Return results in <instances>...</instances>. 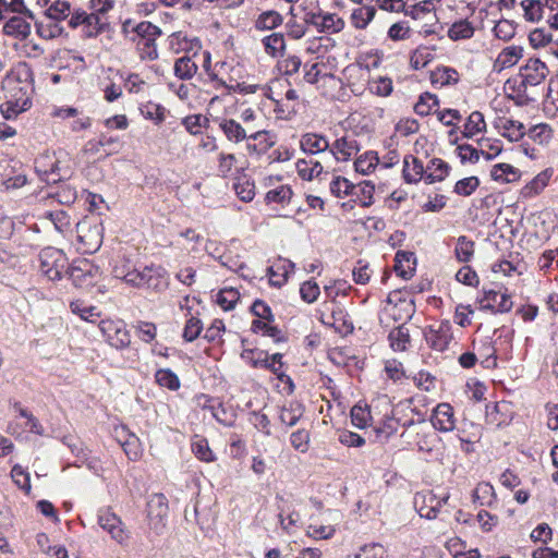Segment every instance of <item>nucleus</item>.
<instances>
[{
  "mask_svg": "<svg viewBox=\"0 0 558 558\" xmlns=\"http://www.w3.org/2000/svg\"><path fill=\"white\" fill-rule=\"evenodd\" d=\"M168 500L163 494H153L147 500V521L149 530L157 536L163 534L167 526Z\"/></svg>",
  "mask_w": 558,
  "mask_h": 558,
  "instance_id": "f257e3e1",
  "label": "nucleus"
},
{
  "mask_svg": "<svg viewBox=\"0 0 558 558\" xmlns=\"http://www.w3.org/2000/svg\"><path fill=\"white\" fill-rule=\"evenodd\" d=\"M39 269L49 280H58L68 270L65 254L54 247H46L39 254Z\"/></svg>",
  "mask_w": 558,
  "mask_h": 558,
  "instance_id": "f03ea898",
  "label": "nucleus"
},
{
  "mask_svg": "<svg viewBox=\"0 0 558 558\" xmlns=\"http://www.w3.org/2000/svg\"><path fill=\"white\" fill-rule=\"evenodd\" d=\"M99 329L107 343L112 348L122 350L131 343V335L123 320L102 319L99 323Z\"/></svg>",
  "mask_w": 558,
  "mask_h": 558,
  "instance_id": "7ed1b4c3",
  "label": "nucleus"
},
{
  "mask_svg": "<svg viewBox=\"0 0 558 558\" xmlns=\"http://www.w3.org/2000/svg\"><path fill=\"white\" fill-rule=\"evenodd\" d=\"M218 126L229 142L239 144L246 138L259 140L267 135L265 130H247L242 123L234 119L221 118L218 120Z\"/></svg>",
  "mask_w": 558,
  "mask_h": 558,
  "instance_id": "20e7f679",
  "label": "nucleus"
},
{
  "mask_svg": "<svg viewBox=\"0 0 558 558\" xmlns=\"http://www.w3.org/2000/svg\"><path fill=\"white\" fill-rule=\"evenodd\" d=\"M343 78L355 96H362L368 87L371 70L361 63H351L343 70Z\"/></svg>",
  "mask_w": 558,
  "mask_h": 558,
  "instance_id": "39448f33",
  "label": "nucleus"
},
{
  "mask_svg": "<svg viewBox=\"0 0 558 558\" xmlns=\"http://www.w3.org/2000/svg\"><path fill=\"white\" fill-rule=\"evenodd\" d=\"M427 344L436 351H445L452 340V327L449 320L433 324L424 329Z\"/></svg>",
  "mask_w": 558,
  "mask_h": 558,
  "instance_id": "423d86ee",
  "label": "nucleus"
},
{
  "mask_svg": "<svg viewBox=\"0 0 558 558\" xmlns=\"http://www.w3.org/2000/svg\"><path fill=\"white\" fill-rule=\"evenodd\" d=\"M98 524L117 543L124 544L129 539V532L125 530L123 522L110 509L99 511Z\"/></svg>",
  "mask_w": 558,
  "mask_h": 558,
  "instance_id": "0eeeda50",
  "label": "nucleus"
},
{
  "mask_svg": "<svg viewBox=\"0 0 558 558\" xmlns=\"http://www.w3.org/2000/svg\"><path fill=\"white\" fill-rule=\"evenodd\" d=\"M521 86H537L545 81L548 75V68L539 59H529L527 62L520 68Z\"/></svg>",
  "mask_w": 558,
  "mask_h": 558,
  "instance_id": "6e6552de",
  "label": "nucleus"
},
{
  "mask_svg": "<svg viewBox=\"0 0 558 558\" xmlns=\"http://www.w3.org/2000/svg\"><path fill=\"white\" fill-rule=\"evenodd\" d=\"M305 22L313 25L318 32L338 33L343 26L344 22L332 13L311 12L305 16Z\"/></svg>",
  "mask_w": 558,
  "mask_h": 558,
  "instance_id": "1a4fd4ad",
  "label": "nucleus"
},
{
  "mask_svg": "<svg viewBox=\"0 0 558 558\" xmlns=\"http://www.w3.org/2000/svg\"><path fill=\"white\" fill-rule=\"evenodd\" d=\"M66 274H69L75 286L85 287L93 284L94 279L97 277L98 268L87 259H82L68 267Z\"/></svg>",
  "mask_w": 558,
  "mask_h": 558,
  "instance_id": "9d476101",
  "label": "nucleus"
},
{
  "mask_svg": "<svg viewBox=\"0 0 558 558\" xmlns=\"http://www.w3.org/2000/svg\"><path fill=\"white\" fill-rule=\"evenodd\" d=\"M400 292H392L387 298L386 311L395 320L410 319L415 312V305L411 299H402Z\"/></svg>",
  "mask_w": 558,
  "mask_h": 558,
  "instance_id": "9b49d317",
  "label": "nucleus"
},
{
  "mask_svg": "<svg viewBox=\"0 0 558 558\" xmlns=\"http://www.w3.org/2000/svg\"><path fill=\"white\" fill-rule=\"evenodd\" d=\"M360 150V144L353 134H345L330 145V154L338 161H348Z\"/></svg>",
  "mask_w": 558,
  "mask_h": 558,
  "instance_id": "f8f14e48",
  "label": "nucleus"
},
{
  "mask_svg": "<svg viewBox=\"0 0 558 558\" xmlns=\"http://www.w3.org/2000/svg\"><path fill=\"white\" fill-rule=\"evenodd\" d=\"M433 427L441 433L452 432L456 426L453 408L449 403H439L432 413Z\"/></svg>",
  "mask_w": 558,
  "mask_h": 558,
  "instance_id": "ddd939ff",
  "label": "nucleus"
},
{
  "mask_svg": "<svg viewBox=\"0 0 558 558\" xmlns=\"http://www.w3.org/2000/svg\"><path fill=\"white\" fill-rule=\"evenodd\" d=\"M448 496L442 499H437L432 493L428 494H416L414 498V505L417 509L418 514L422 518L435 519L439 512V508L442 504L447 502Z\"/></svg>",
  "mask_w": 558,
  "mask_h": 558,
  "instance_id": "4468645a",
  "label": "nucleus"
},
{
  "mask_svg": "<svg viewBox=\"0 0 558 558\" xmlns=\"http://www.w3.org/2000/svg\"><path fill=\"white\" fill-rule=\"evenodd\" d=\"M486 302L482 307L484 310H490L496 313H507L512 308V301L510 295L506 292L488 290L485 291L482 303Z\"/></svg>",
  "mask_w": 558,
  "mask_h": 558,
  "instance_id": "2eb2a0df",
  "label": "nucleus"
},
{
  "mask_svg": "<svg viewBox=\"0 0 558 558\" xmlns=\"http://www.w3.org/2000/svg\"><path fill=\"white\" fill-rule=\"evenodd\" d=\"M301 149L310 155H316L320 153H325L327 150L330 151V144L328 140L317 133H306L302 135L300 140Z\"/></svg>",
  "mask_w": 558,
  "mask_h": 558,
  "instance_id": "dca6fc26",
  "label": "nucleus"
},
{
  "mask_svg": "<svg viewBox=\"0 0 558 558\" xmlns=\"http://www.w3.org/2000/svg\"><path fill=\"white\" fill-rule=\"evenodd\" d=\"M496 128L498 132L510 142L520 141L525 134V128L520 121L510 118H499Z\"/></svg>",
  "mask_w": 558,
  "mask_h": 558,
  "instance_id": "f3484780",
  "label": "nucleus"
},
{
  "mask_svg": "<svg viewBox=\"0 0 558 558\" xmlns=\"http://www.w3.org/2000/svg\"><path fill=\"white\" fill-rule=\"evenodd\" d=\"M402 172L407 183H417L426 175V169L422 161L412 155L404 157Z\"/></svg>",
  "mask_w": 558,
  "mask_h": 558,
  "instance_id": "a211bd4d",
  "label": "nucleus"
},
{
  "mask_svg": "<svg viewBox=\"0 0 558 558\" xmlns=\"http://www.w3.org/2000/svg\"><path fill=\"white\" fill-rule=\"evenodd\" d=\"M197 58L198 53L194 52L192 56L185 54L177 59L173 68L175 76L180 80L192 78L198 70Z\"/></svg>",
  "mask_w": 558,
  "mask_h": 558,
  "instance_id": "6ab92c4d",
  "label": "nucleus"
},
{
  "mask_svg": "<svg viewBox=\"0 0 558 558\" xmlns=\"http://www.w3.org/2000/svg\"><path fill=\"white\" fill-rule=\"evenodd\" d=\"M78 238L86 244V251H97L102 241V228L100 226L78 227Z\"/></svg>",
  "mask_w": 558,
  "mask_h": 558,
  "instance_id": "aec40b11",
  "label": "nucleus"
},
{
  "mask_svg": "<svg viewBox=\"0 0 558 558\" xmlns=\"http://www.w3.org/2000/svg\"><path fill=\"white\" fill-rule=\"evenodd\" d=\"M449 171L450 166L446 161L439 158H434L426 167V175L424 177V180L428 184L442 181L449 174Z\"/></svg>",
  "mask_w": 558,
  "mask_h": 558,
  "instance_id": "412c9836",
  "label": "nucleus"
},
{
  "mask_svg": "<svg viewBox=\"0 0 558 558\" xmlns=\"http://www.w3.org/2000/svg\"><path fill=\"white\" fill-rule=\"evenodd\" d=\"M298 174L303 179L311 181L317 178L323 172V166L318 160H315L312 156L296 161Z\"/></svg>",
  "mask_w": 558,
  "mask_h": 558,
  "instance_id": "4be33fe9",
  "label": "nucleus"
},
{
  "mask_svg": "<svg viewBox=\"0 0 558 558\" xmlns=\"http://www.w3.org/2000/svg\"><path fill=\"white\" fill-rule=\"evenodd\" d=\"M490 177L498 183H512L520 179L521 173L509 163H498L493 167Z\"/></svg>",
  "mask_w": 558,
  "mask_h": 558,
  "instance_id": "5701e85b",
  "label": "nucleus"
},
{
  "mask_svg": "<svg viewBox=\"0 0 558 558\" xmlns=\"http://www.w3.org/2000/svg\"><path fill=\"white\" fill-rule=\"evenodd\" d=\"M415 258L413 253L398 252L396 255L395 270L403 279H410L414 272Z\"/></svg>",
  "mask_w": 558,
  "mask_h": 558,
  "instance_id": "b1692460",
  "label": "nucleus"
},
{
  "mask_svg": "<svg viewBox=\"0 0 558 558\" xmlns=\"http://www.w3.org/2000/svg\"><path fill=\"white\" fill-rule=\"evenodd\" d=\"M304 409L301 403L296 401H290L282 405L279 418L281 423L287 426L295 425L302 417Z\"/></svg>",
  "mask_w": 558,
  "mask_h": 558,
  "instance_id": "393cba45",
  "label": "nucleus"
},
{
  "mask_svg": "<svg viewBox=\"0 0 558 558\" xmlns=\"http://www.w3.org/2000/svg\"><path fill=\"white\" fill-rule=\"evenodd\" d=\"M459 81V73L448 66L437 68L430 73V82L434 86L438 85L440 87L446 85L457 84Z\"/></svg>",
  "mask_w": 558,
  "mask_h": 558,
  "instance_id": "a878e982",
  "label": "nucleus"
},
{
  "mask_svg": "<svg viewBox=\"0 0 558 558\" xmlns=\"http://www.w3.org/2000/svg\"><path fill=\"white\" fill-rule=\"evenodd\" d=\"M389 341L393 351H405L411 343L409 329L404 325H400L397 328H393L389 332Z\"/></svg>",
  "mask_w": 558,
  "mask_h": 558,
  "instance_id": "bb28decb",
  "label": "nucleus"
},
{
  "mask_svg": "<svg viewBox=\"0 0 558 558\" xmlns=\"http://www.w3.org/2000/svg\"><path fill=\"white\" fill-rule=\"evenodd\" d=\"M199 58H202V60H203V69L208 74L210 81L217 82L218 84L226 86L227 82L221 76V71L227 66V63L218 62L215 64V69L211 70L210 69V65H211L210 53L208 51H203L201 54L198 53L197 59H199Z\"/></svg>",
  "mask_w": 558,
  "mask_h": 558,
  "instance_id": "cd10ccee",
  "label": "nucleus"
},
{
  "mask_svg": "<svg viewBox=\"0 0 558 558\" xmlns=\"http://www.w3.org/2000/svg\"><path fill=\"white\" fill-rule=\"evenodd\" d=\"M3 29L7 35L25 38L31 34V24L24 17L13 16L5 23Z\"/></svg>",
  "mask_w": 558,
  "mask_h": 558,
  "instance_id": "c85d7f7f",
  "label": "nucleus"
},
{
  "mask_svg": "<svg viewBox=\"0 0 558 558\" xmlns=\"http://www.w3.org/2000/svg\"><path fill=\"white\" fill-rule=\"evenodd\" d=\"M145 288L155 290V291H163L168 287V280L163 275L162 269L146 267V276H145Z\"/></svg>",
  "mask_w": 558,
  "mask_h": 558,
  "instance_id": "c756f323",
  "label": "nucleus"
},
{
  "mask_svg": "<svg viewBox=\"0 0 558 558\" xmlns=\"http://www.w3.org/2000/svg\"><path fill=\"white\" fill-rule=\"evenodd\" d=\"M523 49L518 46L505 48L497 57L495 65L500 70L514 65L522 58Z\"/></svg>",
  "mask_w": 558,
  "mask_h": 558,
  "instance_id": "7c9ffc66",
  "label": "nucleus"
},
{
  "mask_svg": "<svg viewBox=\"0 0 558 558\" xmlns=\"http://www.w3.org/2000/svg\"><path fill=\"white\" fill-rule=\"evenodd\" d=\"M379 165L377 153L369 150L359 156L354 161L355 171L361 174L372 173Z\"/></svg>",
  "mask_w": 558,
  "mask_h": 558,
  "instance_id": "2f4dec72",
  "label": "nucleus"
},
{
  "mask_svg": "<svg viewBox=\"0 0 558 558\" xmlns=\"http://www.w3.org/2000/svg\"><path fill=\"white\" fill-rule=\"evenodd\" d=\"M473 35L474 26L466 19L454 22L448 29V37L452 40L469 39Z\"/></svg>",
  "mask_w": 558,
  "mask_h": 558,
  "instance_id": "473e14b6",
  "label": "nucleus"
},
{
  "mask_svg": "<svg viewBox=\"0 0 558 558\" xmlns=\"http://www.w3.org/2000/svg\"><path fill=\"white\" fill-rule=\"evenodd\" d=\"M496 500L494 487L486 482L478 483L473 492V501L481 506L492 507Z\"/></svg>",
  "mask_w": 558,
  "mask_h": 558,
  "instance_id": "72a5a7b5",
  "label": "nucleus"
},
{
  "mask_svg": "<svg viewBox=\"0 0 558 558\" xmlns=\"http://www.w3.org/2000/svg\"><path fill=\"white\" fill-rule=\"evenodd\" d=\"M107 25L108 21L106 16L90 12L87 13V19H85L83 31L86 36L95 37L100 34Z\"/></svg>",
  "mask_w": 558,
  "mask_h": 558,
  "instance_id": "f704fd0d",
  "label": "nucleus"
},
{
  "mask_svg": "<svg viewBox=\"0 0 558 558\" xmlns=\"http://www.w3.org/2000/svg\"><path fill=\"white\" fill-rule=\"evenodd\" d=\"M367 89L373 95L388 97L393 90L392 80L388 76L371 77Z\"/></svg>",
  "mask_w": 558,
  "mask_h": 558,
  "instance_id": "c9c22d12",
  "label": "nucleus"
},
{
  "mask_svg": "<svg viewBox=\"0 0 558 558\" xmlns=\"http://www.w3.org/2000/svg\"><path fill=\"white\" fill-rule=\"evenodd\" d=\"M435 58L434 49L420 46L411 54L410 64L414 70L425 68Z\"/></svg>",
  "mask_w": 558,
  "mask_h": 558,
  "instance_id": "e433bc0d",
  "label": "nucleus"
},
{
  "mask_svg": "<svg viewBox=\"0 0 558 558\" xmlns=\"http://www.w3.org/2000/svg\"><path fill=\"white\" fill-rule=\"evenodd\" d=\"M140 110L146 120L153 121L156 125L161 124L166 120L167 110L159 104L149 101L142 105Z\"/></svg>",
  "mask_w": 558,
  "mask_h": 558,
  "instance_id": "4c0bfd02",
  "label": "nucleus"
},
{
  "mask_svg": "<svg viewBox=\"0 0 558 558\" xmlns=\"http://www.w3.org/2000/svg\"><path fill=\"white\" fill-rule=\"evenodd\" d=\"M376 9L374 7L364 5L355 9L351 14V21L354 27L364 29L374 19Z\"/></svg>",
  "mask_w": 558,
  "mask_h": 558,
  "instance_id": "58836bf2",
  "label": "nucleus"
},
{
  "mask_svg": "<svg viewBox=\"0 0 558 558\" xmlns=\"http://www.w3.org/2000/svg\"><path fill=\"white\" fill-rule=\"evenodd\" d=\"M486 129L484 116L480 111H473L464 124L463 135L471 138Z\"/></svg>",
  "mask_w": 558,
  "mask_h": 558,
  "instance_id": "ea45409f",
  "label": "nucleus"
},
{
  "mask_svg": "<svg viewBox=\"0 0 558 558\" xmlns=\"http://www.w3.org/2000/svg\"><path fill=\"white\" fill-rule=\"evenodd\" d=\"M240 300V293L234 288L221 289L216 298L217 304L225 311H231Z\"/></svg>",
  "mask_w": 558,
  "mask_h": 558,
  "instance_id": "a19ab883",
  "label": "nucleus"
},
{
  "mask_svg": "<svg viewBox=\"0 0 558 558\" xmlns=\"http://www.w3.org/2000/svg\"><path fill=\"white\" fill-rule=\"evenodd\" d=\"M329 189L336 197H344L352 194L356 186L343 177L333 175L329 183Z\"/></svg>",
  "mask_w": 558,
  "mask_h": 558,
  "instance_id": "79ce46f5",
  "label": "nucleus"
},
{
  "mask_svg": "<svg viewBox=\"0 0 558 558\" xmlns=\"http://www.w3.org/2000/svg\"><path fill=\"white\" fill-rule=\"evenodd\" d=\"M550 175L547 171L537 174L531 182H529L522 190L524 197H532L541 193L548 184Z\"/></svg>",
  "mask_w": 558,
  "mask_h": 558,
  "instance_id": "37998d69",
  "label": "nucleus"
},
{
  "mask_svg": "<svg viewBox=\"0 0 558 558\" xmlns=\"http://www.w3.org/2000/svg\"><path fill=\"white\" fill-rule=\"evenodd\" d=\"M70 308L72 313L78 315L86 322H95V319L100 315L96 306L87 305L80 300L71 302Z\"/></svg>",
  "mask_w": 558,
  "mask_h": 558,
  "instance_id": "c03bdc74",
  "label": "nucleus"
},
{
  "mask_svg": "<svg viewBox=\"0 0 558 558\" xmlns=\"http://www.w3.org/2000/svg\"><path fill=\"white\" fill-rule=\"evenodd\" d=\"M439 106V100L436 95L424 93L420 96L414 106V111L420 116H428L432 110Z\"/></svg>",
  "mask_w": 558,
  "mask_h": 558,
  "instance_id": "a18cd8bd",
  "label": "nucleus"
},
{
  "mask_svg": "<svg viewBox=\"0 0 558 558\" xmlns=\"http://www.w3.org/2000/svg\"><path fill=\"white\" fill-rule=\"evenodd\" d=\"M156 383L170 390H178L180 388V379L171 369L161 368L155 374Z\"/></svg>",
  "mask_w": 558,
  "mask_h": 558,
  "instance_id": "49530a36",
  "label": "nucleus"
},
{
  "mask_svg": "<svg viewBox=\"0 0 558 558\" xmlns=\"http://www.w3.org/2000/svg\"><path fill=\"white\" fill-rule=\"evenodd\" d=\"M474 242L469 240L466 236H459L454 250L458 260L462 263H468L471 260L474 254Z\"/></svg>",
  "mask_w": 558,
  "mask_h": 558,
  "instance_id": "de8ad7c7",
  "label": "nucleus"
},
{
  "mask_svg": "<svg viewBox=\"0 0 558 558\" xmlns=\"http://www.w3.org/2000/svg\"><path fill=\"white\" fill-rule=\"evenodd\" d=\"M263 45L269 56L276 57L286 47L284 37L282 34L272 33L263 38Z\"/></svg>",
  "mask_w": 558,
  "mask_h": 558,
  "instance_id": "09e8293b",
  "label": "nucleus"
},
{
  "mask_svg": "<svg viewBox=\"0 0 558 558\" xmlns=\"http://www.w3.org/2000/svg\"><path fill=\"white\" fill-rule=\"evenodd\" d=\"M521 7L524 11V17L529 22H538L543 15V4L539 0H523Z\"/></svg>",
  "mask_w": 558,
  "mask_h": 558,
  "instance_id": "8fccbe9b",
  "label": "nucleus"
},
{
  "mask_svg": "<svg viewBox=\"0 0 558 558\" xmlns=\"http://www.w3.org/2000/svg\"><path fill=\"white\" fill-rule=\"evenodd\" d=\"M282 23V17L278 12L267 11L262 13L256 20L255 26L258 29H272Z\"/></svg>",
  "mask_w": 558,
  "mask_h": 558,
  "instance_id": "3c124183",
  "label": "nucleus"
},
{
  "mask_svg": "<svg viewBox=\"0 0 558 558\" xmlns=\"http://www.w3.org/2000/svg\"><path fill=\"white\" fill-rule=\"evenodd\" d=\"M292 194L291 187L282 184L268 191L266 194V201L267 203L284 204L290 202Z\"/></svg>",
  "mask_w": 558,
  "mask_h": 558,
  "instance_id": "603ef678",
  "label": "nucleus"
},
{
  "mask_svg": "<svg viewBox=\"0 0 558 558\" xmlns=\"http://www.w3.org/2000/svg\"><path fill=\"white\" fill-rule=\"evenodd\" d=\"M11 477L19 488L24 490L26 494L31 493V477L29 473L26 472L20 464H15L11 470Z\"/></svg>",
  "mask_w": 558,
  "mask_h": 558,
  "instance_id": "864d4df0",
  "label": "nucleus"
},
{
  "mask_svg": "<svg viewBox=\"0 0 558 558\" xmlns=\"http://www.w3.org/2000/svg\"><path fill=\"white\" fill-rule=\"evenodd\" d=\"M142 59L155 60L158 57L157 46L153 37H143L137 41Z\"/></svg>",
  "mask_w": 558,
  "mask_h": 558,
  "instance_id": "5fc2aeb1",
  "label": "nucleus"
},
{
  "mask_svg": "<svg viewBox=\"0 0 558 558\" xmlns=\"http://www.w3.org/2000/svg\"><path fill=\"white\" fill-rule=\"evenodd\" d=\"M35 167L40 174L45 175L44 180H46L47 182H56L60 179L53 177L58 170L57 160H36Z\"/></svg>",
  "mask_w": 558,
  "mask_h": 558,
  "instance_id": "6e6d98bb",
  "label": "nucleus"
},
{
  "mask_svg": "<svg viewBox=\"0 0 558 558\" xmlns=\"http://www.w3.org/2000/svg\"><path fill=\"white\" fill-rule=\"evenodd\" d=\"M480 185L477 177H469L459 180L454 185V192L461 196H470Z\"/></svg>",
  "mask_w": 558,
  "mask_h": 558,
  "instance_id": "4d7b16f0",
  "label": "nucleus"
},
{
  "mask_svg": "<svg viewBox=\"0 0 558 558\" xmlns=\"http://www.w3.org/2000/svg\"><path fill=\"white\" fill-rule=\"evenodd\" d=\"M335 527L332 525L312 523L307 527V535L315 539H327L335 534Z\"/></svg>",
  "mask_w": 558,
  "mask_h": 558,
  "instance_id": "13d9d810",
  "label": "nucleus"
},
{
  "mask_svg": "<svg viewBox=\"0 0 558 558\" xmlns=\"http://www.w3.org/2000/svg\"><path fill=\"white\" fill-rule=\"evenodd\" d=\"M457 150H458V155H459L462 163H465V162L475 163L478 161L480 155L485 154V151L483 149L477 150L476 148H474L473 146H471L469 144L459 145Z\"/></svg>",
  "mask_w": 558,
  "mask_h": 558,
  "instance_id": "bf43d9fd",
  "label": "nucleus"
},
{
  "mask_svg": "<svg viewBox=\"0 0 558 558\" xmlns=\"http://www.w3.org/2000/svg\"><path fill=\"white\" fill-rule=\"evenodd\" d=\"M70 14V3L66 1H56L47 10V16L53 21H60Z\"/></svg>",
  "mask_w": 558,
  "mask_h": 558,
  "instance_id": "052dcab7",
  "label": "nucleus"
},
{
  "mask_svg": "<svg viewBox=\"0 0 558 558\" xmlns=\"http://www.w3.org/2000/svg\"><path fill=\"white\" fill-rule=\"evenodd\" d=\"M530 44L534 48L550 46L553 43L551 34L544 28H535L529 35Z\"/></svg>",
  "mask_w": 558,
  "mask_h": 558,
  "instance_id": "680f3d73",
  "label": "nucleus"
},
{
  "mask_svg": "<svg viewBox=\"0 0 558 558\" xmlns=\"http://www.w3.org/2000/svg\"><path fill=\"white\" fill-rule=\"evenodd\" d=\"M320 293L318 284L313 281L308 280L301 284L300 288V294L303 301L306 303H313L317 300L318 295Z\"/></svg>",
  "mask_w": 558,
  "mask_h": 558,
  "instance_id": "e2e57ef3",
  "label": "nucleus"
},
{
  "mask_svg": "<svg viewBox=\"0 0 558 558\" xmlns=\"http://www.w3.org/2000/svg\"><path fill=\"white\" fill-rule=\"evenodd\" d=\"M203 329V324L201 319L196 317H191L186 320L184 330H183V338L186 341H194L201 333Z\"/></svg>",
  "mask_w": 558,
  "mask_h": 558,
  "instance_id": "0e129e2a",
  "label": "nucleus"
},
{
  "mask_svg": "<svg viewBox=\"0 0 558 558\" xmlns=\"http://www.w3.org/2000/svg\"><path fill=\"white\" fill-rule=\"evenodd\" d=\"M527 135L533 141L543 144L551 137V129L547 124H537L529 130Z\"/></svg>",
  "mask_w": 558,
  "mask_h": 558,
  "instance_id": "69168bd1",
  "label": "nucleus"
},
{
  "mask_svg": "<svg viewBox=\"0 0 558 558\" xmlns=\"http://www.w3.org/2000/svg\"><path fill=\"white\" fill-rule=\"evenodd\" d=\"M371 418L369 411L366 408L354 405L351 410L352 424L359 428H364Z\"/></svg>",
  "mask_w": 558,
  "mask_h": 558,
  "instance_id": "338daca9",
  "label": "nucleus"
},
{
  "mask_svg": "<svg viewBox=\"0 0 558 558\" xmlns=\"http://www.w3.org/2000/svg\"><path fill=\"white\" fill-rule=\"evenodd\" d=\"M385 548L380 544L363 546L354 558H384Z\"/></svg>",
  "mask_w": 558,
  "mask_h": 558,
  "instance_id": "774afa93",
  "label": "nucleus"
}]
</instances>
